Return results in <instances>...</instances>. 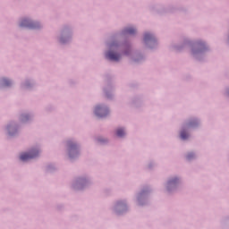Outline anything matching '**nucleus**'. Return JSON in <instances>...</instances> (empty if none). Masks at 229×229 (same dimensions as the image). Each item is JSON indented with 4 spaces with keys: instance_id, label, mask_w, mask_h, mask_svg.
<instances>
[{
    "instance_id": "obj_1",
    "label": "nucleus",
    "mask_w": 229,
    "mask_h": 229,
    "mask_svg": "<svg viewBox=\"0 0 229 229\" xmlns=\"http://www.w3.org/2000/svg\"><path fill=\"white\" fill-rule=\"evenodd\" d=\"M38 157V151L31 150L30 153H23L20 156V160L22 162H28V160H31V158H37Z\"/></svg>"
},
{
    "instance_id": "obj_2",
    "label": "nucleus",
    "mask_w": 229,
    "mask_h": 229,
    "mask_svg": "<svg viewBox=\"0 0 229 229\" xmlns=\"http://www.w3.org/2000/svg\"><path fill=\"white\" fill-rule=\"evenodd\" d=\"M20 26L21 28H24V27L30 28L32 30H34L35 28H38V25H37V23H33V22H31V21H30L28 19L22 20Z\"/></svg>"
},
{
    "instance_id": "obj_3",
    "label": "nucleus",
    "mask_w": 229,
    "mask_h": 229,
    "mask_svg": "<svg viewBox=\"0 0 229 229\" xmlns=\"http://www.w3.org/2000/svg\"><path fill=\"white\" fill-rule=\"evenodd\" d=\"M95 114L98 115V117H106V115H108V109L101 107V106H98L95 108Z\"/></svg>"
},
{
    "instance_id": "obj_4",
    "label": "nucleus",
    "mask_w": 229,
    "mask_h": 229,
    "mask_svg": "<svg viewBox=\"0 0 229 229\" xmlns=\"http://www.w3.org/2000/svg\"><path fill=\"white\" fill-rule=\"evenodd\" d=\"M106 57L108 58V60H112L113 62H119L121 55H119L114 52H108L106 55Z\"/></svg>"
},
{
    "instance_id": "obj_5",
    "label": "nucleus",
    "mask_w": 229,
    "mask_h": 229,
    "mask_svg": "<svg viewBox=\"0 0 229 229\" xmlns=\"http://www.w3.org/2000/svg\"><path fill=\"white\" fill-rule=\"evenodd\" d=\"M123 33L125 35H135V33H137V30L133 28H127L123 30Z\"/></svg>"
},
{
    "instance_id": "obj_6",
    "label": "nucleus",
    "mask_w": 229,
    "mask_h": 229,
    "mask_svg": "<svg viewBox=\"0 0 229 229\" xmlns=\"http://www.w3.org/2000/svg\"><path fill=\"white\" fill-rule=\"evenodd\" d=\"M153 38V35L150 33H146L144 36L145 42H148V40H151Z\"/></svg>"
},
{
    "instance_id": "obj_7",
    "label": "nucleus",
    "mask_w": 229,
    "mask_h": 229,
    "mask_svg": "<svg viewBox=\"0 0 229 229\" xmlns=\"http://www.w3.org/2000/svg\"><path fill=\"white\" fill-rule=\"evenodd\" d=\"M116 135H117V137H124V130H123V129H118V130L116 131Z\"/></svg>"
},
{
    "instance_id": "obj_8",
    "label": "nucleus",
    "mask_w": 229,
    "mask_h": 229,
    "mask_svg": "<svg viewBox=\"0 0 229 229\" xmlns=\"http://www.w3.org/2000/svg\"><path fill=\"white\" fill-rule=\"evenodd\" d=\"M189 138V134H187L186 132H185V131H182V132H181V139H182L183 140H185V139H188Z\"/></svg>"
},
{
    "instance_id": "obj_9",
    "label": "nucleus",
    "mask_w": 229,
    "mask_h": 229,
    "mask_svg": "<svg viewBox=\"0 0 229 229\" xmlns=\"http://www.w3.org/2000/svg\"><path fill=\"white\" fill-rule=\"evenodd\" d=\"M4 85L5 87H10V85H12V81H10L8 79H4Z\"/></svg>"
},
{
    "instance_id": "obj_10",
    "label": "nucleus",
    "mask_w": 229,
    "mask_h": 229,
    "mask_svg": "<svg viewBox=\"0 0 229 229\" xmlns=\"http://www.w3.org/2000/svg\"><path fill=\"white\" fill-rule=\"evenodd\" d=\"M70 146V157H72V156L71 155V153H72V149H74V148H76L75 144H69Z\"/></svg>"
},
{
    "instance_id": "obj_11",
    "label": "nucleus",
    "mask_w": 229,
    "mask_h": 229,
    "mask_svg": "<svg viewBox=\"0 0 229 229\" xmlns=\"http://www.w3.org/2000/svg\"><path fill=\"white\" fill-rule=\"evenodd\" d=\"M192 157H194V154H188L187 159L191 160Z\"/></svg>"
},
{
    "instance_id": "obj_12",
    "label": "nucleus",
    "mask_w": 229,
    "mask_h": 229,
    "mask_svg": "<svg viewBox=\"0 0 229 229\" xmlns=\"http://www.w3.org/2000/svg\"><path fill=\"white\" fill-rule=\"evenodd\" d=\"M174 182H176V181H170V183H174Z\"/></svg>"
}]
</instances>
